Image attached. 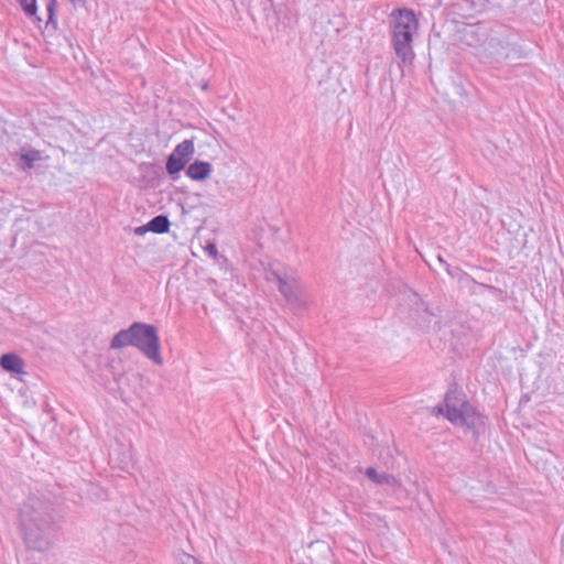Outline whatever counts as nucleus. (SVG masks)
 Instances as JSON below:
<instances>
[{
    "mask_svg": "<svg viewBox=\"0 0 564 564\" xmlns=\"http://www.w3.org/2000/svg\"><path fill=\"white\" fill-rule=\"evenodd\" d=\"M20 527L28 547L46 551L52 542V518L48 507L36 497H29L20 509Z\"/></svg>",
    "mask_w": 564,
    "mask_h": 564,
    "instance_id": "obj_1",
    "label": "nucleus"
},
{
    "mask_svg": "<svg viewBox=\"0 0 564 564\" xmlns=\"http://www.w3.org/2000/svg\"><path fill=\"white\" fill-rule=\"evenodd\" d=\"M129 346L139 349L155 365L161 366L163 364L160 337L154 325L134 322L128 328L119 330L110 341L111 349H121Z\"/></svg>",
    "mask_w": 564,
    "mask_h": 564,
    "instance_id": "obj_2",
    "label": "nucleus"
},
{
    "mask_svg": "<svg viewBox=\"0 0 564 564\" xmlns=\"http://www.w3.org/2000/svg\"><path fill=\"white\" fill-rule=\"evenodd\" d=\"M391 42L395 55L402 64L411 63L414 58L413 36L417 31L419 21L411 9H395L391 13Z\"/></svg>",
    "mask_w": 564,
    "mask_h": 564,
    "instance_id": "obj_3",
    "label": "nucleus"
},
{
    "mask_svg": "<svg viewBox=\"0 0 564 564\" xmlns=\"http://www.w3.org/2000/svg\"><path fill=\"white\" fill-rule=\"evenodd\" d=\"M195 152L194 142L186 139L178 143L166 159V173L175 180L181 171L185 169Z\"/></svg>",
    "mask_w": 564,
    "mask_h": 564,
    "instance_id": "obj_4",
    "label": "nucleus"
},
{
    "mask_svg": "<svg viewBox=\"0 0 564 564\" xmlns=\"http://www.w3.org/2000/svg\"><path fill=\"white\" fill-rule=\"evenodd\" d=\"M272 279L278 282L280 293L286 300L288 303L301 306L304 303V289L301 282L294 278L286 279L276 271H272Z\"/></svg>",
    "mask_w": 564,
    "mask_h": 564,
    "instance_id": "obj_5",
    "label": "nucleus"
},
{
    "mask_svg": "<svg viewBox=\"0 0 564 564\" xmlns=\"http://www.w3.org/2000/svg\"><path fill=\"white\" fill-rule=\"evenodd\" d=\"M445 416L451 423H455L459 414L467 410L471 404L468 402L466 394L457 388L449 389L445 394Z\"/></svg>",
    "mask_w": 564,
    "mask_h": 564,
    "instance_id": "obj_6",
    "label": "nucleus"
},
{
    "mask_svg": "<svg viewBox=\"0 0 564 564\" xmlns=\"http://www.w3.org/2000/svg\"><path fill=\"white\" fill-rule=\"evenodd\" d=\"M454 424L464 427L465 432L470 433L475 441L485 430V419L473 405L464 410Z\"/></svg>",
    "mask_w": 564,
    "mask_h": 564,
    "instance_id": "obj_7",
    "label": "nucleus"
},
{
    "mask_svg": "<svg viewBox=\"0 0 564 564\" xmlns=\"http://www.w3.org/2000/svg\"><path fill=\"white\" fill-rule=\"evenodd\" d=\"M405 300L411 307L412 317L417 321L421 319L424 326H427L431 322L430 317L433 315L429 304L416 292L412 290L409 291ZM417 323L420 324V326H422L420 322Z\"/></svg>",
    "mask_w": 564,
    "mask_h": 564,
    "instance_id": "obj_8",
    "label": "nucleus"
},
{
    "mask_svg": "<svg viewBox=\"0 0 564 564\" xmlns=\"http://www.w3.org/2000/svg\"><path fill=\"white\" fill-rule=\"evenodd\" d=\"M46 6L47 11V21L45 23V26L52 25L53 29H56L57 21H56V0H43ZM20 3L23 12L29 17H35L37 22L40 23L42 20L41 18L36 17L37 12V6L36 0H18Z\"/></svg>",
    "mask_w": 564,
    "mask_h": 564,
    "instance_id": "obj_9",
    "label": "nucleus"
},
{
    "mask_svg": "<svg viewBox=\"0 0 564 564\" xmlns=\"http://www.w3.org/2000/svg\"><path fill=\"white\" fill-rule=\"evenodd\" d=\"M0 367L10 373L13 375H23L25 373L24 367L25 362L24 360L14 352H7L1 355L0 357Z\"/></svg>",
    "mask_w": 564,
    "mask_h": 564,
    "instance_id": "obj_10",
    "label": "nucleus"
},
{
    "mask_svg": "<svg viewBox=\"0 0 564 564\" xmlns=\"http://www.w3.org/2000/svg\"><path fill=\"white\" fill-rule=\"evenodd\" d=\"M213 166L209 162L195 160L191 163L186 170L185 174L193 181H205L212 173Z\"/></svg>",
    "mask_w": 564,
    "mask_h": 564,
    "instance_id": "obj_11",
    "label": "nucleus"
},
{
    "mask_svg": "<svg viewBox=\"0 0 564 564\" xmlns=\"http://www.w3.org/2000/svg\"><path fill=\"white\" fill-rule=\"evenodd\" d=\"M365 474L368 479L377 485H387L391 487L399 485L398 479L393 475L387 473L379 474L375 467H368Z\"/></svg>",
    "mask_w": 564,
    "mask_h": 564,
    "instance_id": "obj_12",
    "label": "nucleus"
},
{
    "mask_svg": "<svg viewBox=\"0 0 564 564\" xmlns=\"http://www.w3.org/2000/svg\"><path fill=\"white\" fill-rule=\"evenodd\" d=\"M171 227V221L166 215H158L148 223V229L154 234H166Z\"/></svg>",
    "mask_w": 564,
    "mask_h": 564,
    "instance_id": "obj_13",
    "label": "nucleus"
},
{
    "mask_svg": "<svg viewBox=\"0 0 564 564\" xmlns=\"http://www.w3.org/2000/svg\"><path fill=\"white\" fill-rule=\"evenodd\" d=\"M22 160L25 162L26 167H33V163L40 160V152L37 150H31L22 154Z\"/></svg>",
    "mask_w": 564,
    "mask_h": 564,
    "instance_id": "obj_14",
    "label": "nucleus"
},
{
    "mask_svg": "<svg viewBox=\"0 0 564 564\" xmlns=\"http://www.w3.org/2000/svg\"><path fill=\"white\" fill-rule=\"evenodd\" d=\"M180 564H202L195 556L183 553L180 557Z\"/></svg>",
    "mask_w": 564,
    "mask_h": 564,
    "instance_id": "obj_15",
    "label": "nucleus"
},
{
    "mask_svg": "<svg viewBox=\"0 0 564 564\" xmlns=\"http://www.w3.org/2000/svg\"><path fill=\"white\" fill-rule=\"evenodd\" d=\"M205 252H206L209 257H212V258L216 259V258H217V256H218V249H217V246H216L215 243H213V242L207 243V246L205 247Z\"/></svg>",
    "mask_w": 564,
    "mask_h": 564,
    "instance_id": "obj_16",
    "label": "nucleus"
},
{
    "mask_svg": "<svg viewBox=\"0 0 564 564\" xmlns=\"http://www.w3.org/2000/svg\"><path fill=\"white\" fill-rule=\"evenodd\" d=\"M444 267H445V270H446L447 274L453 276V278L456 276L457 272L459 271L458 268L452 269L451 264L447 263V262H444Z\"/></svg>",
    "mask_w": 564,
    "mask_h": 564,
    "instance_id": "obj_17",
    "label": "nucleus"
},
{
    "mask_svg": "<svg viewBox=\"0 0 564 564\" xmlns=\"http://www.w3.org/2000/svg\"><path fill=\"white\" fill-rule=\"evenodd\" d=\"M74 8H84L87 4V0H67Z\"/></svg>",
    "mask_w": 564,
    "mask_h": 564,
    "instance_id": "obj_18",
    "label": "nucleus"
},
{
    "mask_svg": "<svg viewBox=\"0 0 564 564\" xmlns=\"http://www.w3.org/2000/svg\"><path fill=\"white\" fill-rule=\"evenodd\" d=\"M148 231H151V229H148V224H145L143 226H139L134 229V234L138 236H142Z\"/></svg>",
    "mask_w": 564,
    "mask_h": 564,
    "instance_id": "obj_19",
    "label": "nucleus"
},
{
    "mask_svg": "<svg viewBox=\"0 0 564 564\" xmlns=\"http://www.w3.org/2000/svg\"><path fill=\"white\" fill-rule=\"evenodd\" d=\"M478 285L484 288V289H487L489 291H494V292L498 290L496 286L484 284V283H478Z\"/></svg>",
    "mask_w": 564,
    "mask_h": 564,
    "instance_id": "obj_20",
    "label": "nucleus"
},
{
    "mask_svg": "<svg viewBox=\"0 0 564 564\" xmlns=\"http://www.w3.org/2000/svg\"><path fill=\"white\" fill-rule=\"evenodd\" d=\"M436 410H437V413L444 414V410H443V408L441 405H438L436 408Z\"/></svg>",
    "mask_w": 564,
    "mask_h": 564,
    "instance_id": "obj_21",
    "label": "nucleus"
},
{
    "mask_svg": "<svg viewBox=\"0 0 564 564\" xmlns=\"http://www.w3.org/2000/svg\"><path fill=\"white\" fill-rule=\"evenodd\" d=\"M437 260H438L441 263H443V264H444V262H446V261L443 259V257H442V256H437Z\"/></svg>",
    "mask_w": 564,
    "mask_h": 564,
    "instance_id": "obj_22",
    "label": "nucleus"
},
{
    "mask_svg": "<svg viewBox=\"0 0 564 564\" xmlns=\"http://www.w3.org/2000/svg\"><path fill=\"white\" fill-rule=\"evenodd\" d=\"M561 551L564 554V538L562 539Z\"/></svg>",
    "mask_w": 564,
    "mask_h": 564,
    "instance_id": "obj_23",
    "label": "nucleus"
}]
</instances>
